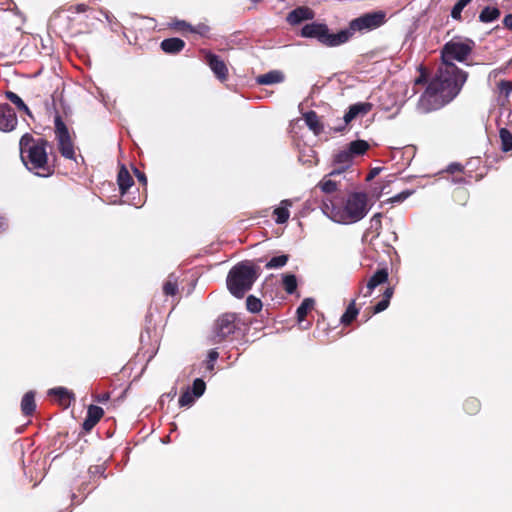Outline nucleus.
Listing matches in <instances>:
<instances>
[{
	"label": "nucleus",
	"instance_id": "nucleus-43",
	"mask_svg": "<svg viewBox=\"0 0 512 512\" xmlns=\"http://www.w3.org/2000/svg\"><path fill=\"white\" fill-rule=\"evenodd\" d=\"M87 9L88 6L85 4H77L70 6L68 11H70L71 13H84L87 11Z\"/></svg>",
	"mask_w": 512,
	"mask_h": 512
},
{
	"label": "nucleus",
	"instance_id": "nucleus-16",
	"mask_svg": "<svg viewBox=\"0 0 512 512\" xmlns=\"http://www.w3.org/2000/svg\"><path fill=\"white\" fill-rule=\"evenodd\" d=\"M161 49L167 54H177L185 47V42L177 37L164 39L160 44Z\"/></svg>",
	"mask_w": 512,
	"mask_h": 512
},
{
	"label": "nucleus",
	"instance_id": "nucleus-55",
	"mask_svg": "<svg viewBox=\"0 0 512 512\" xmlns=\"http://www.w3.org/2000/svg\"><path fill=\"white\" fill-rule=\"evenodd\" d=\"M423 82H425V77L422 74L419 78L416 79L415 83L416 84H420V83H423Z\"/></svg>",
	"mask_w": 512,
	"mask_h": 512
},
{
	"label": "nucleus",
	"instance_id": "nucleus-6",
	"mask_svg": "<svg viewBox=\"0 0 512 512\" xmlns=\"http://www.w3.org/2000/svg\"><path fill=\"white\" fill-rule=\"evenodd\" d=\"M474 41L466 39L465 41L452 39L447 42L441 51L442 64L453 63L454 60L462 62L472 52Z\"/></svg>",
	"mask_w": 512,
	"mask_h": 512
},
{
	"label": "nucleus",
	"instance_id": "nucleus-25",
	"mask_svg": "<svg viewBox=\"0 0 512 512\" xmlns=\"http://www.w3.org/2000/svg\"><path fill=\"white\" fill-rule=\"evenodd\" d=\"M6 98L11 101L20 111H23L28 116L32 117V113L29 107L24 103V101L14 92L7 91L5 93Z\"/></svg>",
	"mask_w": 512,
	"mask_h": 512
},
{
	"label": "nucleus",
	"instance_id": "nucleus-20",
	"mask_svg": "<svg viewBox=\"0 0 512 512\" xmlns=\"http://www.w3.org/2000/svg\"><path fill=\"white\" fill-rule=\"evenodd\" d=\"M304 121L315 135H320L323 132V125L319 121V117L315 111L311 110L306 112L304 114Z\"/></svg>",
	"mask_w": 512,
	"mask_h": 512
},
{
	"label": "nucleus",
	"instance_id": "nucleus-12",
	"mask_svg": "<svg viewBox=\"0 0 512 512\" xmlns=\"http://www.w3.org/2000/svg\"><path fill=\"white\" fill-rule=\"evenodd\" d=\"M388 270L386 268L378 269L368 280L366 285H363L359 289V293L363 297H369L372 295L374 289L387 282L388 280Z\"/></svg>",
	"mask_w": 512,
	"mask_h": 512
},
{
	"label": "nucleus",
	"instance_id": "nucleus-17",
	"mask_svg": "<svg viewBox=\"0 0 512 512\" xmlns=\"http://www.w3.org/2000/svg\"><path fill=\"white\" fill-rule=\"evenodd\" d=\"M285 79L283 72L280 70H271L265 74L259 75L256 78V82L260 85H272L281 83Z\"/></svg>",
	"mask_w": 512,
	"mask_h": 512
},
{
	"label": "nucleus",
	"instance_id": "nucleus-10",
	"mask_svg": "<svg viewBox=\"0 0 512 512\" xmlns=\"http://www.w3.org/2000/svg\"><path fill=\"white\" fill-rule=\"evenodd\" d=\"M372 109V104L369 102H358L349 106L347 112L344 114V125L335 128V131L342 132L345 126L357 117L365 116Z\"/></svg>",
	"mask_w": 512,
	"mask_h": 512
},
{
	"label": "nucleus",
	"instance_id": "nucleus-58",
	"mask_svg": "<svg viewBox=\"0 0 512 512\" xmlns=\"http://www.w3.org/2000/svg\"><path fill=\"white\" fill-rule=\"evenodd\" d=\"M454 182H455V183H461V182H463V178L455 179V180H454Z\"/></svg>",
	"mask_w": 512,
	"mask_h": 512
},
{
	"label": "nucleus",
	"instance_id": "nucleus-18",
	"mask_svg": "<svg viewBox=\"0 0 512 512\" xmlns=\"http://www.w3.org/2000/svg\"><path fill=\"white\" fill-rule=\"evenodd\" d=\"M292 200L284 199L281 201L280 206L274 209V215L276 216L275 222L277 224H284L290 217L289 207L292 206Z\"/></svg>",
	"mask_w": 512,
	"mask_h": 512
},
{
	"label": "nucleus",
	"instance_id": "nucleus-40",
	"mask_svg": "<svg viewBox=\"0 0 512 512\" xmlns=\"http://www.w3.org/2000/svg\"><path fill=\"white\" fill-rule=\"evenodd\" d=\"M480 403L476 399H469L464 404V409L469 414H474L479 410Z\"/></svg>",
	"mask_w": 512,
	"mask_h": 512
},
{
	"label": "nucleus",
	"instance_id": "nucleus-27",
	"mask_svg": "<svg viewBox=\"0 0 512 512\" xmlns=\"http://www.w3.org/2000/svg\"><path fill=\"white\" fill-rule=\"evenodd\" d=\"M163 292L167 296H174L178 292V279L175 274H170L163 285Z\"/></svg>",
	"mask_w": 512,
	"mask_h": 512
},
{
	"label": "nucleus",
	"instance_id": "nucleus-54",
	"mask_svg": "<svg viewBox=\"0 0 512 512\" xmlns=\"http://www.w3.org/2000/svg\"><path fill=\"white\" fill-rule=\"evenodd\" d=\"M109 398H110V396L108 393H103V394L97 396L96 401L99 403H104V402L108 401Z\"/></svg>",
	"mask_w": 512,
	"mask_h": 512
},
{
	"label": "nucleus",
	"instance_id": "nucleus-7",
	"mask_svg": "<svg viewBox=\"0 0 512 512\" xmlns=\"http://www.w3.org/2000/svg\"><path fill=\"white\" fill-rule=\"evenodd\" d=\"M237 328V315L235 313H224L220 315L213 326L212 342L221 343L228 336L234 334Z\"/></svg>",
	"mask_w": 512,
	"mask_h": 512
},
{
	"label": "nucleus",
	"instance_id": "nucleus-23",
	"mask_svg": "<svg viewBox=\"0 0 512 512\" xmlns=\"http://www.w3.org/2000/svg\"><path fill=\"white\" fill-rule=\"evenodd\" d=\"M347 148L354 158L355 156H361L365 154L369 149V144L365 140H355L350 142Z\"/></svg>",
	"mask_w": 512,
	"mask_h": 512
},
{
	"label": "nucleus",
	"instance_id": "nucleus-52",
	"mask_svg": "<svg viewBox=\"0 0 512 512\" xmlns=\"http://www.w3.org/2000/svg\"><path fill=\"white\" fill-rule=\"evenodd\" d=\"M191 31L203 35V34H205L208 31V27L206 25H199L196 29L192 28Z\"/></svg>",
	"mask_w": 512,
	"mask_h": 512
},
{
	"label": "nucleus",
	"instance_id": "nucleus-44",
	"mask_svg": "<svg viewBox=\"0 0 512 512\" xmlns=\"http://www.w3.org/2000/svg\"><path fill=\"white\" fill-rule=\"evenodd\" d=\"M463 170V166L460 163L453 162L448 165L446 171L448 173H455V172H461Z\"/></svg>",
	"mask_w": 512,
	"mask_h": 512
},
{
	"label": "nucleus",
	"instance_id": "nucleus-33",
	"mask_svg": "<svg viewBox=\"0 0 512 512\" xmlns=\"http://www.w3.org/2000/svg\"><path fill=\"white\" fill-rule=\"evenodd\" d=\"M472 2V0H458L451 10V17L454 20H461L463 9Z\"/></svg>",
	"mask_w": 512,
	"mask_h": 512
},
{
	"label": "nucleus",
	"instance_id": "nucleus-22",
	"mask_svg": "<svg viewBox=\"0 0 512 512\" xmlns=\"http://www.w3.org/2000/svg\"><path fill=\"white\" fill-rule=\"evenodd\" d=\"M500 10L497 7L486 6L479 15V21L483 23H491L500 17Z\"/></svg>",
	"mask_w": 512,
	"mask_h": 512
},
{
	"label": "nucleus",
	"instance_id": "nucleus-19",
	"mask_svg": "<svg viewBox=\"0 0 512 512\" xmlns=\"http://www.w3.org/2000/svg\"><path fill=\"white\" fill-rule=\"evenodd\" d=\"M117 183L121 195H124L128 189L133 185L134 181L125 166H122L118 172Z\"/></svg>",
	"mask_w": 512,
	"mask_h": 512
},
{
	"label": "nucleus",
	"instance_id": "nucleus-24",
	"mask_svg": "<svg viewBox=\"0 0 512 512\" xmlns=\"http://www.w3.org/2000/svg\"><path fill=\"white\" fill-rule=\"evenodd\" d=\"M315 301L312 298H305L296 310L298 321L305 320L308 312L314 307Z\"/></svg>",
	"mask_w": 512,
	"mask_h": 512
},
{
	"label": "nucleus",
	"instance_id": "nucleus-46",
	"mask_svg": "<svg viewBox=\"0 0 512 512\" xmlns=\"http://www.w3.org/2000/svg\"><path fill=\"white\" fill-rule=\"evenodd\" d=\"M382 168L381 167H374L370 170V172L368 173L367 177H366V180L367 181H371L373 178H375L380 172H381Z\"/></svg>",
	"mask_w": 512,
	"mask_h": 512
},
{
	"label": "nucleus",
	"instance_id": "nucleus-39",
	"mask_svg": "<svg viewBox=\"0 0 512 512\" xmlns=\"http://www.w3.org/2000/svg\"><path fill=\"white\" fill-rule=\"evenodd\" d=\"M498 88L500 93L504 94L506 98L510 96L512 93V81L508 80H501L498 83Z\"/></svg>",
	"mask_w": 512,
	"mask_h": 512
},
{
	"label": "nucleus",
	"instance_id": "nucleus-56",
	"mask_svg": "<svg viewBox=\"0 0 512 512\" xmlns=\"http://www.w3.org/2000/svg\"><path fill=\"white\" fill-rule=\"evenodd\" d=\"M497 75H498V71L497 70H493V71L490 72L489 77L490 78L491 77H496Z\"/></svg>",
	"mask_w": 512,
	"mask_h": 512
},
{
	"label": "nucleus",
	"instance_id": "nucleus-42",
	"mask_svg": "<svg viewBox=\"0 0 512 512\" xmlns=\"http://www.w3.org/2000/svg\"><path fill=\"white\" fill-rule=\"evenodd\" d=\"M390 302L388 300L382 299L380 300L373 308L375 314L380 313L386 310L389 306Z\"/></svg>",
	"mask_w": 512,
	"mask_h": 512
},
{
	"label": "nucleus",
	"instance_id": "nucleus-47",
	"mask_svg": "<svg viewBox=\"0 0 512 512\" xmlns=\"http://www.w3.org/2000/svg\"><path fill=\"white\" fill-rule=\"evenodd\" d=\"M97 423H94L93 420H91L89 417L86 416L84 422H83V429L85 431H90Z\"/></svg>",
	"mask_w": 512,
	"mask_h": 512
},
{
	"label": "nucleus",
	"instance_id": "nucleus-35",
	"mask_svg": "<svg viewBox=\"0 0 512 512\" xmlns=\"http://www.w3.org/2000/svg\"><path fill=\"white\" fill-rule=\"evenodd\" d=\"M104 411L101 407L96 405H90L87 411V417L94 421V423H98L102 418Z\"/></svg>",
	"mask_w": 512,
	"mask_h": 512
},
{
	"label": "nucleus",
	"instance_id": "nucleus-15",
	"mask_svg": "<svg viewBox=\"0 0 512 512\" xmlns=\"http://www.w3.org/2000/svg\"><path fill=\"white\" fill-rule=\"evenodd\" d=\"M314 12L305 6H300L288 13L286 20L290 25H297L306 20H312Z\"/></svg>",
	"mask_w": 512,
	"mask_h": 512
},
{
	"label": "nucleus",
	"instance_id": "nucleus-2",
	"mask_svg": "<svg viewBox=\"0 0 512 512\" xmlns=\"http://www.w3.org/2000/svg\"><path fill=\"white\" fill-rule=\"evenodd\" d=\"M320 208L333 222L343 225L359 222L370 210L365 192H351L345 200L340 197H326Z\"/></svg>",
	"mask_w": 512,
	"mask_h": 512
},
{
	"label": "nucleus",
	"instance_id": "nucleus-5",
	"mask_svg": "<svg viewBox=\"0 0 512 512\" xmlns=\"http://www.w3.org/2000/svg\"><path fill=\"white\" fill-rule=\"evenodd\" d=\"M21 158L28 169H41L47 164V141L34 140L29 133L24 134L19 142Z\"/></svg>",
	"mask_w": 512,
	"mask_h": 512
},
{
	"label": "nucleus",
	"instance_id": "nucleus-13",
	"mask_svg": "<svg viewBox=\"0 0 512 512\" xmlns=\"http://www.w3.org/2000/svg\"><path fill=\"white\" fill-rule=\"evenodd\" d=\"M206 62L214 75L221 81H225L228 77V68L225 62L216 54L208 52L206 54Z\"/></svg>",
	"mask_w": 512,
	"mask_h": 512
},
{
	"label": "nucleus",
	"instance_id": "nucleus-38",
	"mask_svg": "<svg viewBox=\"0 0 512 512\" xmlns=\"http://www.w3.org/2000/svg\"><path fill=\"white\" fill-rule=\"evenodd\" d=\"M381 219H382V214L381 213L374 214L372 216V218L370 219V227H369V229L373 230L377 234H379V231L382 228Z\"/></svg>",
	"mask_w": 512,
	"mask_h": 512
},
{
	"label": "nucleus",
	"instance_id": "nucleus-30",
	"mask_svg": "<svg viewBox=\"0 0 512 512\" xmlns=\"http://www.w3.org/2000/svg\"><path fill=\"white\" fill-rule=\"evenodd\" d=\"M289 256L286 254L272 257L265 265L267 269H278L286 265Z\"/></svg>",
	"mask_w": 512,
	"mask_h": 512
},
{
	"label": "nucleus",
	"instance_id": "nucleus-28",
	"mask_svg": "<svg viewBox=\"0 0 512 512\" xmlns=\"http://www.w3.org/2000/svg\"><path fill=\"white\" fill-rule=\"evenodd\" d=\"M499 137L501 140V150L503 152L511 151L512 150V133L506 128H501L499 131Z\"/></svg>",
	"mask_w": 512,
	"mask_h": 512
},
{
	"label": "nucleus",
	"instance_id": "nucleus-8",
	"mask_svg": "<svg viewBox=\"0 0 512 512\" xmlns=\"http://www.w3.org/2000/svg\"><path fill=\"white\" fill-rule=\"evenodd\" d=\"M386 20V14L383 11H375L366 13L360 17L353 19L347 30H350L351 35L353 32L370 31L383 25Z\"/></svg>",
	"mask_w": 512,
	"mask_h": 512
},
{
	"label": "nucleus",
	"instance_id": "nucleus-4",
	"mask_svg": "<svg viewBox=\"0 0 512 512\" xmlns=\"http://www.w3.org/2000/svg\"><path fill=\"white\" fill-rule=\"evenodd\" d=\"M300 36L316 39L323 46L337 47L350 39L351 32L350 30H341L338 33H331L326 24L311 22L301 28Z\"/></svg>",
	"mask_w": 512,
	"mask_h": 512
},
{
	"label": "nucleus",
	"instance_id": "nucleus-50",
	"mask_svg": "<svg viewBox=\"0 0 512 512\" xmlns=\"http://www.w3.org/2000/svg\"><path fill=\"white\" fill-rule=\"evenodd\" d=\"M394 293V289L392 287L386 288V290L383 293V299L388 300L390 302V299L392 298Z\"/></svg>",
	"mask_w": 512,
	"mask_h": 512
},
{
	"label": "nucleus",
	"instance_id": "nucleus-32",
	"mask_svg": "<svg viewBox=\"0 0 512 512\" xmlns=\"http://www.w3.org/2000/svg\"><path fill=\"white\" fill-rule=\"evenodd\" d=\"M246 308L251 313H258L262 309V302L259 298L249 295L246 299Z\"/></svg>",
	"mask_w": 512,
	"mask_h": 512
},
{
	"label": "nucleus",
	"instance_id": "nucleus-57",
	"mask_svg": "<svg viewBox=\"0 0 512 512\" xmlns=\"http://www.w3.org/2000/svg\"><path fill=\"white\" fill-rule=\"evenodd\" d=\"M104 15H105V17H106V19H107L108 21H111V20H110V15H109V13H108V12H105V13H104Z\"/></svg>",
	"mask_w": 512,
	"mask_h": 512
},
{
	"label": "nucleus",
	"instance_id": "nucleus-1",
	"mask_svg": "<svg viewBox=\"0 0 512 512\" xmlns=\"http://www.w3.org/2000/svg\"><path fill=\"white\" fill-rule=\"evenodd\" d=\"M467 78L468 73L454 63L441 64L421 95L418 109L423 113H428L450 103L460 93Z\"/></svg>",
	"mask_w": 512,
	"mask_h": 512
},
{
	"label": "nucleus",
	"instance_id": "nucleus-21",
	"mask_svg": "<svg viewBox=\"0 0 512 512\" xmlns=\"http://www.w3.org/2000/svg\"><path fill=\"white\" fill-rule=\"evenodd\" d=\"M35 394L33 391H29L24 394L21 401V411L25 416H30L35 411Z\"/></svg>",
	"mask_w": 512,
	"mask_h": 512
},
{
	"label": "nucleus",
	"instance_id": "nucleus-41",
	"mask_svg": "<svg viewBox=\"0 0 512 512\" xmlns=\"http://www.w3.org/2000/svg\"><path fill=\"white\" fill-rule=\"evenodd\" d=\"M413 191L411 190H405L400 192L399 194L392 197V202H402L406 200L409 196H411Z\"/></svg>",
	"mask_w": 512,
	"mask_h": 512
},
{
	"label": "nucleus",
	"instance_id": "nucleus-11",
	"mask_svg": "<svg viewBox=\"0 0 512 512\" xmlns=\"http://www.w3.org/2000/svg\"><path fill=\"white\" fill-rule=\"evenodd\" d=\"M18 123L14 109L7 103H0V131L11 132Z\"/></svg>",
	"mask_w": 512,
	"mask_h": 512
},
{
	"label": "nucleus",
	"instance_id": "nucleus-48",
	"mask_svg": "<svg viewBox=\"0 0 512 512\" xmlns=\"http://www.w3.org/2000/svg\"><path fill=\"white\" fill-rule=\"evenodd\" d=\"M7 229H8V220L3 214H0V233L5 232Z\"/></svg>",
	"mask_w": 512,
	"mask_h": 512
},
{
	"label": "nucleus",
	"instance_id": "nucleus-29",
	"mask_svg": "<svg viewBox=\"0 0 512 512\" xmlns=\"http://www.w3.org/2000/svg\"><path fill=\"white\" fill-rule=\"evenodd\" d=\"M283 286L288 294L295 293L297 289V278L294 274H284L282 278Z\"/></svg>",
	"mask_w": 512,
	"mask_h": 512
},
{
	"label": "nucleus",
	"instance_id": "nucleus-3",
	"mask_svg": "<svg viewBox=\"0 0 512 512\" xmlns=\"http://www.w3.org/2000/svg\"><path fill=\"white\" fill-rule=\"evenodd\" d=\"M258 276V270L252 263L248 261L239 262L228 272L227 289L234 297L241 299L251 290Z\"/></svg>",
	"mask_w": 512,
	"mask_h": 512
},
{
	"label": "nucleus",
	"instance_id": "nucleus-37",
	"mask_svg": "<svg viewBox=\"0 0 512 512\" xmlns=\"http://www.w3.org/2000/svg\"><path fill=\"white\" fill-rule=\"evenodd\" d=\"M206 389V384L201 378H196L193 381L192 390L191 392L194 394L195 397L199 398L201 397Z\"/></svg>",
	"mask_w": 512,
	"mask_h": 512
},
{
	"label": "nucleus",
	"instance_id": "nucleus-51",
	"mask_svg": "<svg viewBox=\"0 0 512 512\" xmlns=\"http://www.w3.org/2000/svg\"><path fill=\"white\" fill-rule=\"evenodd\" d=\"M218 356H219V354L216 350H210L208 353V361L210 363H213L218 359Z\"/></svg>",
	"mask_w": 512,
	"mask_h": 512
},
{
	"label": "nucleus",
	"instance_id": "nucleus-36",
	"mask_svg": "<svg viewBox=\"0 0 512 512\" xmlns=\"http://www.w3.org/2000/svg\"><path fill=\"white\" fill-rule=\"evenodd\" d=\"M318 187L322 192L331 194L337 190V183L330 179H323L319 182Z\"/></svg>",
	"mask_w": 512,
	"mask_h": 512
},
{
	"label": "nucleus",
	"instance_id": "nucleus-53",
	"mask_svg": "<svg viewBox=\"0 0 512 512\" xmlns=\"http://www.w3.org/2000/svg\"><path fill=\"white\" fill-rule=\"evenodd\" d=\"M176 26H177L178 28H180V29H183V30H184V29H188V30H190V31L192 30L191 25H190V24H188V23H186L185 21H178V22L176 23Z\"/></svg>",
	"mask_w": 512,
	"mask_h": 512
},
{
	"label": "nucleus",
	"instance_id": "nucleus-26",
	"mask_svg": "<svg viewBox=\"0 0 512 512\" xmlns=\"http://www.w3.org/2000/svg\"><path fill=\"white\" fill-rule=\"evenodd\" d=\"M358 313L359 311L356 308L355 300H352L344 314L341 316L340 322L344 325H349L356 318Z\"/></svg>",
	"mask_w": 512,
	"mask_h": 512
},
{
	"label": "nucleus",
	"instance_id": "nucleus-34",
	"mask_svg": "<svg viewBox=\"0 0 512 512\" xmlns=\"http://www.w3.org/2000/svg\"><path fill=\"white\" fill-rule=\"evenodd\" d=\"M197 397L194 396V394L191 392L190 388L188 387L180 396L179 398V405L181 407L185 406H191Z\"/></svg>",
	"mask_w": 512,
	"mask_h": 512
},
{
	"label": "nucleus",
	"instance_id": "nucleus-14",
	"mask_svg": "<svg viewBox=\"0 0 512 512\" xmlns=\"http://www.w3.org/2000/svg\"><path fill=\"white\" fill-rule=\"evenodd\" d=\"M352 161H353V156L351 155L348 148L337 152L334 155V159H333L334 165H336L337 168L333 169L329 173V176L341 174L342 172H344L346 169H348L351 166Z\"/></svg>",
	"mask_w": 512,
	"mask_h": 512
},
{
	"label": "nucleus",
	"instance_id": "nucleus-9",
	"mask_svg": "<svg viewBox=\"0 0 512 512\" xmlns=\"http://www.w3.org/2000/svg\"><path fill=\"white\" fill-rule=\"evenodd\" d=\"M55 134L58 140V147L61 155L67 159L75 158V150L73 142L66 124L63 122L61 116L56 115L54 119Z\"/></svg>",
	"mask_w": 512,
	"mask_h": 512
},
{
	"label": "nucleus",
	"instance_id": "nucleus-49",
	"mask_svg": "<svg viewBox=\"0 0 512 512\" xmlns=\"http://www.w3.org/2000/svg\"><path fill=\"white\" fill-rule=\"evenodd\" d=\"M503 24L506 28L512 30V14H507L504 17Z\"/></svg>",
	"mask_w": 512,
	"mask_h": 512
},
{
	"label": "nucleus",
	"instance_id": "nucleus-31",
	"mask_svg": "<svg viewBox=\"0 0 512 512\" xmlns=\"http://www.w3.org/2000/svg\"><path fill=\"white\" fill-rule=\"evenodd\" d=\"M49 395L56 396L60 402H65L66 400H70L73 398L72 392H70L65 387H55L48 391Z\"/></svg>",
	"mask_w": 512,
	"mask_h": 512
},
{
	"label": "nucleus",
	"instance_id": "nucleus-45",
	"mask_svg": "<svg viewBox=\"0 0 512 512\" xmlns=\"http://www.w3.org/2000/svg\"><path fill=\"white\" fill-rule=\"evenodd\" d=\"M135 176L137 177L138 181L141 182L144 186L147 185V177L146 175L139 171L138 169H134Z\"/></svg>",
	"mask_w": 512,
	"mask_h": 512
}]
</instances>
